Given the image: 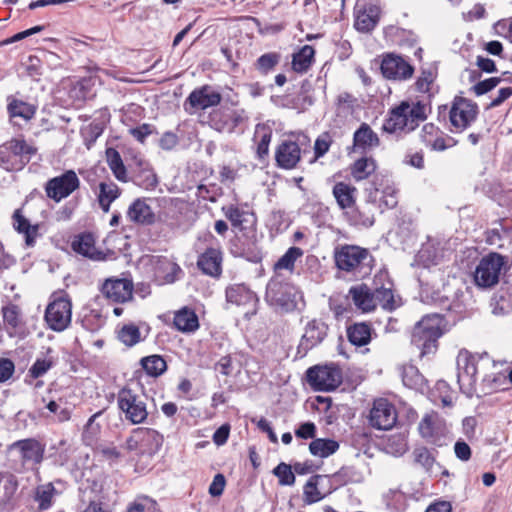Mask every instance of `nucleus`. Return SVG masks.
I'll return each instance as SVG.
<instances>
[{"instance_id":"19","label":"nucleus","mask_w":512,"mask_h":512,"mask_svg":"<svg viewBox=\"0 0 512 512\" xmlns=\"http://www.w3.org/2000/svg\"><path fill=\"white\" fill-rule=\"evenodd\" d=\"M328 326L321 320H312L305 326V332L298 346V354L304 356L310 349L319 345L327 336Z\"/></svg>"},{"instance_id":"56","label":"nucleus","mask_w":512,"mask_h":512,"mask_svg":"<svg viewBox=\"0 0 512 512\" xmlns=\"http://www.w3.org/2000/svg\"><path fill=\"white\" fill-rule=\"evenodd\" d=\"M269 226L276 231L285 230L288 227V221L283 211H272L269 216Z\"/></svg>"},{"instance_id":"48","label":"nucleus","mask_w":512,"mask_h":512,"mask_svg":"<svg viewBox=\"0 0 512 512\" xmlns=\"http://www.w3.org/2000/svg\"><path fill=\"white\" fill-rule=\"evenodd\" d=\"M55 487L52 483L40 485L35 491V500L39 503V510L44 511L51 507Z\"/></svg>"},{"instance_id":"24","label":"nucleus","mask_w":512,"mask_h":512,"mask_svg":"<svg viewBox=\"0 0 512 512\" xmlns=\"http://www.w3.org/2000/svg\"><path fill=\"white\" fill-rule=\"evenodd\" d=\"M183 274L181 267L172 259L158 257L155 263V278L160 285L172 284Z\"/></svg>"},{"instance_id":"42","label":"nucleus","mask_w":512,"mask_h":512,"mask_svg":"<svg viewBox=\"0 0 512 512\" xmlns=\"http://www.w3.org/2000/svg\"><path fill=\"white\" fill-rule=\"evenodd\" d=\"M403 384L411 389H417L423 384V376L414 365H403L399 368Z\"/></svg>"},{"instance_id":"34","label":"nucleus","mask_w":512,"mask_h":512,"mask_svg":"<svg viewBox=\"0 0 512 512\" xmlns=\"http://www.w3.org/2000/svg\"><path fill=\"white\" fill-rule=\"evenodd\" d=\"M1 311L5 329L9 335H13L22 325L21 308L14 303H8Z\"/></svg>"},{"instance_id":"3","label":"nucleus","mask_w":512,"mask_h":512,"mask_svg":"<svg viewBox=\"0 0 512 512\" xmlns=\"http://www.w3.org/2000/svg\"><path fill=\"white\" fill-rule=\"evenodd\" d=\"M266 301L281 311L291 312L304 306L302 292L292 283L285 280L281 273H276L266 286Z\"/></svg>"},{"instance_id":"46","label":"nucleus","mask_w":512,"mask_h":512,"mask_svg":"<svg viewBox=\"0 0 512 512\" xmlns=\"http://www.w3.org/2000/svg\"><path fill=\"white\" fill-rule=\"evenodd\" d=\"M222 212L225 217L231 222L232 227L235 229L242 222V218L244 222L252 221V212L245 211L239 209L235 205H227L222 207Z\"/></svg>"},{"instance_id":"31","label":"nucleus","mask_w":512,"mask_h":512,"mask_svg":"<svg viewBox=\"0 0 512 512\" xmlns=\"http://www.w3.org/2000/svg\"><path fill=\"white\" fill-rule=\"evenodd\" d=\"M98 188L97 201L102 211L108 213L111 204L120 197L121 189L111 180L100 182Z\"/></svg>"},{"instance_id":"14","label":"nucleus","mask_w":512,"mask_h":512,"mask_svg":"<svg viewBox=\"0 0 512 512\" xmlns=\"http://www.w3.org/2000/svg\"><path fill=\"white\" fill-rule=\"evenodd\" d=\"M422 438L426 441L441 445L442 439L449 433L446 421L435 412L424 415L418 425Z\"/></svg>"},{"instance_id":"39","label":"nucleus","mask_w":512,"mask_h":512,"mask_svg":"<svg viewBox=\"0 0 512 512\" xmlns=\"http://www.w3.org/2000/svg\"><path fill=\"white\" fill-rule=\"evenodd\" d=\"M372 329L369 324L355 323L347 328V337L351 344L362 347L371 340Z\"/></svg>"},{"instance_id":"4","label":"nucleus","mask_w":512,"mask_h":512,"mask_svg":"<svg viewBox=\"0 0 512 512\" xmlns=\"http://www.w3.org/2000/svg\"><path fill=\"white\" fill-rule=\"evenodd\" d=\"M443 319L438 314L426 315L413 328L411 343L420 350V356L434 353L442 335Z\"/></svg>"},{"instance_id":"12","label":"nucleus","mask_w":512,"mask_h":512,"mask_svg":"<svg viewBox=\"0 0 512 512\" xmlns=\"http://www.w3.org/2000/svg\"><path fill=\"white\" fill-rule=\"evenodd\" d=\"M478 106L471 100L456 97L450 109L449 118L456 131H463L476 120Z\"/></svg>"},{"instance_id":"28","label":"nucleus","mask_w":512,"mask_h":512,"mask_svg":"<svg viewBox=\"0 0 512 512\" xmlns=\"http://www.w3.org/2000/svg\"><path fill=\"white\" fill-rule=\"evenodd\" d=\"M380 10L375 5L357 7L355 11V28L360 32H369L379 21Z\"/></svg>"},{"instance_id":"11","label":"nucleus","mask_w":512,"mask_h":512,"mask_svg":"<svg viewBox=\"0 0 512 512\" xmlns=\"http://www.w3.org/2000/svg\"><path fill=\"white\" fill-rule=\"evenodd\" d=\"M307 381L316 391H331L342 382L341 371L331 366H314L307 370Z\"/></svg>"},{"instance_id":"44","label":"nucleus","mask_w":512,"mask_h":512,"mask_svg":"<svg viewBox=\"0 0 512 512\" xmlns=\"http://www.w3.org/2000/svg\"><path fill=\"white\" fill-rule=\"evenodd\" d=\"M141 365L145 372L153 377L160 376L167 369L166 362L160 355H150L142 358Z\"/></svg>"},{"instance_id":"49","label":"nucleus","mask_w":512,"mask_h":512,"mask_svg":"<svg viewBox=\"0 0 512 512\" xmlns=\"http://www.w3.org/2000/svg\"><path fill=\"white\" fill-rule=\"evenodd\" d=\"M388 507L397 511H402L407 506V497L399 489H389L383 496Z\"/></svg>"},{"instance_id":"58","label":"nucleus","mask_w":512,"mask_h":512,"mask_svg":"<svg viewBox=\"0 0 512 512\" xmlns=\"http://www.w3.org/2000/svg\"><path fill=\"white\" fill-rule=\"evenodd\" d=\"M52 367V361L49 359H37L29 369V374L33 378L43 376Z\"/></svg>"},{"instance_id":"64","label":"nucleus","mask_w":512,"mask_h":512,"mask_svg":"<svg viewBox=\"0 0 512 512\" xmlns=\"http://www.w3.org/2000/svg\"><path fill=\"white\" fill-rule=\"evenodd\" d=\"M454 452L456 457L461 461H468L471 458V448L462 440H458L455 443Z\"/></svg>"},{"instance_id":"20","label":"nucleus","mask_w":512,"mask_h":512,"mask_svg":"<svg viewBox=\"0 0 512 512\" xmlns=\"http://www.w3.org/2000/svg\"><path fill=\"white\" fill-rule=\"evenodd\" d=\"M226 299L229 303L246 308L245 316L254 315L258 298L254 292L242 284H236L226 289Z\"/></svg>"},{"instance_id":"7","label":"nucleus","mask_w":512,"mask_h":512,"mask_svg":"<svg viewBox=\"0 0 512 512\" xmlns=\"http://www.w3.org/2000/svg\"><path fill=\"white\" fill-rule=\"evenodd\" d=\"M34 153L24 140L12 139L0 145V166L7 171L21 170Z\"/></svg>"},{"instance_id":"60","label":"nucleus","mask_w":512,"mask_h":512,"mask_svg":"<svg viewBox=\"0 0 512 512\" xmlns=\"http://www.w3.org/2000/svg\"><path fill=\"white\" fill-rule=\"evenodd\" d=\"M15 371V365L12 360L8 358L0 359V383L9 380Z\"/></svg>"},{"instance_id":"10","label":"nucleus","mask_w":512,"mask_h":512,"mask_svg":"<svg viewBox=\"0 0 512 512\" xmlns=\"http://www.w3.org/2000/svg\"><path fill=\"white\" fill-rule=\"evenodd\" d=\"M80 188V179L74 170H66L45 183L46 196L59 203Z\"/></svg>"},{"instance_id":"54","label":"nucleus","mask_w":512,"mask_h":512,"mask_svg":"<svg viewBox=\"0 0 512 512\" xmlns=\"http://www.w3.org/2000/svg\"><path fill=\"white\" fill-rule=\"evenodd\" d=\"M414 460L416 463L420 464L426 470L432 468L435 458L426 447L416 448L413 452Z\"/></svg>"},{"instance_id":"8","label":"nucleus","mask_w":512,"mask_h":512,"mask_svg":"<svg viewBox=\"0 0 512 512\" xmlns=\"http://www.w3.org/2000/svg\"><path fill=\"white\" fill-rule=\"evenodd\" d=\"M505 264V257L498 253H489L484 256L474 271L475 284L480 288L495 286L499 282Z\"/></svg>"},{"instance_id":"27","label":"nucleus","mask_w":512,"mask_h":512,"mask_svg":"<svg viewBox=\"0 0 512 512\" xmlns=\"http://www.w3.org/2000/svg\"><path fill=\"white\" fill-rule=\"evenodd\" d=\"M372 205L366 203L364 205H356L354 204L353 208H350L344 216L347 221L357 227H371L374 224V212L372 210Z\"/></svg>"},{"instance_id":"5","label":"nucleus","mask_w":512,"mask_h":512,"mask_svg":"<svg viewBox=\"0 0 512 512\" xmlns=\"http://www.w3.org/2000/svg\"><path fill=\"white\" fill-rule=\"evenodd\" d=\"M235 229L242 234L244 241H242L241 237H238L235 241L231 242L230 253L234 257L244 258L253 263L260 262L262 254L256 246L257 230L254 213H252L251 222H244L242 219L241 224Z\"/></svg>"},{"instance_id":"52","label":"nucleus","mask_w":512,"mask_h":512,"mask_svg":"<svg viewBox=\"0 0 512 512\" xmlns=\"http://www.w3.org/2000/svg\"><path fill=\"white\" fill-rule=\"evenodd\" d=\"M281 55L276 52H269L261 55L256 62L257 69L264 74L270 72L280 62Z\"/></svg>"},{"instance_id":"36","label":"nucleus","mask_w":512,"mask_h":512,"mask_svg":"<svg viewBox=\"0 0 512 512\" xmlns=\"http://www.w3.org/2000/svg\"><path fill=\"white\" fill-rule=\"evenodd\" d=\"M46 409L53 414V420L58 423L69 421L73 412L72 406L64 397L50 400L46 404Z\"/></svg>"},{"instance_id":"29","label":"nucleus","mask_w":512,"mask_h":512,"mask_svg":"<svg viewBox=\"0 0 512 512\" xmlns=\"http://www.w3.org/2000/svg\"><path fill=\"white\" fill-rule=\"evenodd\" d=\"M72 249L76 253L92 260H102L104 258L102 252L97 251L95 239L91 233L78 235L72 242Z\"/></svg>"},{"instance_id":"17","label":"nucleus","mask_w":512,"mask_h":512,"mask_svg":"<svg viewBox=\"0 0 512 512\" xmlns=\"http://www.w3.org/2000/svg\"><path fill=\"white\" fill-rule=\"evenodd\" d=\"M9 450H17L20 454L23 465L30 464L37 466L44 459L45 444H42L35 438H27L13 442L8 447Z\"/></svg>"},{"instance_id":"33","label":"nucleus","mask_w":512,"mask_h":512,"mask_svg":"<svg viewBox=\"0 0 512 512\" xmlns=\"http://www.w3.org/2000/svg\"><path fill=\"white\" fill-rule=\"evenodd\" d=\"M349 294L354 304L364 312H369L376 307L374 292L372 293L366 285L350 288Z\"/></svg>"},{"instance_id":"57","label":"nucleus","mask_w":512,"mask_h":512,"mask_svg":"<svg viewBox=\"0 0 512 512\" xmlns=\"http://www.w3.org/2000/svg\"><path fill=\"white\" fill-rule=\"evenodd\" d=\"M317 427L313 422H305L295 429V436L300 439H315Z\"/></svg>"},{"instance_id":"30","label":"nucleus","mask_w":512,"mask_h":512,"mask_svg":"<svg viewBox=\"0 0 512 512\" xmlns=\"http://www.w3.org/2000/svg\"><path fill=\"white\" fill-rule=\"evenodd\" d=\"M339 208L346 213L356 203L357 189L345 182H337L332 190Z\"/></svg>"},{"instance_id":"18","label":"nucleus","mask_w":512,"mask_h":512,"mask_svg":"<svg viewBox=\"0 0 512 512\" xmlns=\"http://www.w3.org/2000/svg\"><path fill=\"white\" fill-rule=\"evenodd\" d=\"M477 361L476 355L471 354L467 350H461L457 356V379L461 390L464 388L471 389L477 378Z\"/></svg>"},{"instance_id":"32","label":"nucleus","mask_w":512,"mask_h":512,"mask_svg":"<svg viewBox=\"0 0 512 512\" xmlns=\"http://www.w3.org/2000/svg\"><path fill=\"white\" fill-rule=\"evenodd\" d=\"M173 323L177 330L185 333L194 332L199 328L198 316L188 307H183L175 313Z\"/></svg>"},{"instance_id":"22","label":"nucleus","mask_w":512,"mask_h":512,"mask_svg":"<svg viewBox=\"0 0 512 512\" xmlns=\"http://www.w3.org/2000/svg\"><path fill=\"white\" fill-rule=\"evenodd\" d=\"M275 159L279 167L292 169L301 159V149L295 141L284 140L276 149Z\"/></svg>"},{"instance_id":"1","label":"nucleus","mask_w":512,"mask_h":512,"mask_svg":"<svg viewBox=\"0 0 512 512\" xmlns=\"http://www.w3.org/2000/svg\"><path fill=\"white\" fill-rule=\"evenodd\" d=\"M430 108L421 101H402L391 108L382 129L389 134H408L427 119Z\"/></svg>"},{"instance_id":"23","label":"nucleus","mask_w":512,"mask_h":512,"mask_svg":"<svg viewBox=\"0 0 512 512\" xmlns=\"http://www.w3.org/2000/svg\"><path fill=\"white\" fill-rule=\"evenodd\" d=\"M222 251L220 248H207L199 255L197 260L198 268L206 275L219 277L222 273Z\"/></svg>"},{"instance_id":"26","label":"nucleus","mask_w":512,"mask_h":512,"mask_svg":"<svg viewBox=\"0 0 512 512\" xmlns=\"http://www.w3.org/2000/svg\"><path fill=\"white\" fill-rule=\"evenodd\" d=\"M220 101L221 95L207 85L192 91L187 98V102L192 108L201 110L217 106Z\"/></svg>"},{"instance_id":"6","label":"nucleus","mask_w":512,"mask_h":512,"mask_svg":"<svg viewBox=\"0 0 512 512\" xmlns=\"http://www.w3.org/2000/svg\"><path fill=\"white\" fill-rule=\"evenodd\" d=\"M147 396L131 388H122L117 395V403L125 419L132 424L144 423L148 417Z\"/></svg>"},{"instance_id":"15","label":"nucleus","mask_w":512,"mask_h":512,"mask_svg":"<svg viewBox=\"0 0 512 512\" xmlns=\"http://www.w3.org/2000/svg\"><path fill=\"white\" fill-rule=\"evenodd\" d=\"M380 70L385 78L395 81H406L414 73V67L402 56L394 53L383 56Z\"/></svg>"},{"instance_id":"55","label":"nucleus","mask_w":512,"mask_h":512,"mask_svg":"<svg viewBox=\"0 0 512 512\" xmlns=\"http://www.w3.org/2000/svg\"><path fill=\"white\" fill-rule=\"evenodd\" d=\"M380 206H384L385 208L391 209L394 208L397 203V191L395 188L391 186H387L381 191V196L379 198Z\"/></svg>"},{"instance_id":"45","label":"nucleus","mask_w":512,"mask_h":512,"mask_svg":"<svg viewBox=\"0 0 512 512\" xmlns=\"http://www.w3.org/2000/svg\"><path fill=\"white\" fill-rule=\"evenodd\" d=\"M8 111L11 117H20L28 121L35 115L36 109L31 104L14 99L8 104Z\"/></svg>"},{"instance_id":"62","label":"nucleus","mask_w":512,"mask_h":512,"mask_svg":"<svg viewBox=\"0 0 512 512\" xmlns=\"http://www.w3.org/2000/svg\"><path fill=\"white\" fill-rule=\"evenodd\" d=\"M261 130L263 131V133L261 134L260 141L257 145V154L259 158H263L268 154L269 144L272 138L271 131H268L265 128H262Z\"/></svg>"},{"instance_id":"40","label":"nucleus","mask_w":512,"mask_h":512,"mask_svg":"<svg viewBox=\"0 0 512 512\" xmlns=\"http://www.w3.org/2000/svg\"><path fill=\"white\" fill-rule=\"evenodd\" d=\"M339 449V443L333 439L315 438L309 444L310 453L319 458H327Z\"/></svg>"},{"instance_id":"47","label":"nucleus","mask_w":512,"mask_h":512,"mask_svg":"<svg viewBox=\"0 0 512 512\" xmlns=\"http://www.w3.org/2000/svg\"><path fill=\"white\" fill-rule=\"evenodd\" d=\"M321 475H314L308 479L303 488V500L306 504H313L323 499L318 489V481Z\"/></svg>"},{"instance_id":"9","label":"nucleus","mask_w":512,"mask_h":512,"mask_svg":"<svg viewBox=\"0 0 512 512\" xmlns=\"http://www.w3.org/2000/svg\"><path fill=\"white\" fill-rule=\"evenodd\" d=\"M47 326L56 332H62L71 323L72 303L68 297L59 296L51 301L45 310Z\"/></svg>"},{"instance_id":"13","label":"nucleus","mask_w":512,"mask_h":512,"mask_svg":"<svg viewBox=\"0 0 512 512\" xmlns=\"http://www.w3.org/2000/svg\"><path fill=\"white\" fill-rule=\"evenodd\" d=\"M134 284L131 279L110 277L102 283L100 291L110 302L124 304L133 299Z\"/></svg>"},{"instance_id":"37","label":"nucleus","mask_w":512,"mask_h":512,"mask_svg":"<svg viewBox=\"0 0 512 512\" xmlns=\"http://www.w3.org/2000/svg\"><path fill=\"white\" fill-rule=\"evenodd\" d=\"M315 50L310 45H304L298 52L293 54L292 69L297 73L307 72L314 62Z\"/></svg>"},{"instance_id":"51","label":"nucleus","mask_w":512,"mask_h":512,"mask_svg":"<svg viewBox=\"0 0 512 512\" xmlns=\"http://www.w3.org/2000/svg\"><path fill=\"white\" fill-rule=\"evenodd\" d=\"M375 304L381 305L385 310L391 311L396 305L394 301V294L390 287H380L374 290Z\"/></svg>"},{"instance_id":"43","label":"nucleus","mask_w":512,"mask_h":512,"mask_svg":"<svg viewBox=\"0 0 512 512\" xmlns=\"http://www.w3.org/2000/svg\"><path fill=\"white\" fill-rule=\"evenodd\" d=\"M303 255V250L299 247H290L283 256H281L274 265L275 274L280 273L282 269L292 272L295 262Z\"/></svg>"},{"instance_id":"16","label":"nucleus","mask_w":512,"mask_h":512,"mask_svg":"<svg viewBox=\"0 0 512 512\" xmlns=\"http://www.w3.org/2000/svg\"><path fill=\"white\" fill-rule=\"evenodd\" d=\"M369 421L378 430H389L397 421L396 410L387 399H377L370 411Z\"/></svg>"},{"instance_id":"53","label":"nucleus","mask_w":512,"mask_h":512,"mask_svg":"<svg viewBox=\"0 0 512 512\" xmlns=\"http://www.w3.org/2000/svg\"><path fill=\"white\" fill-rule=\"evenodd\" d=\"M273 474L278 477L280 485L292 486L295 483V475L292 472L291 466L284 462H281L274 468Z\"/></svg>"},{"instance_id":"50","label":"nucleus","mask_w":512,"mask_h":512,"mask_svg":"<svg viewBox=\"0 0 512 512\" xmlns=\"http://www.w3.org/2000/svg\"><path fill=\"white\" fill-rule=\"evenodd\" d=\"M118 338L126 346H134L141 340L140 330L134 324L124 325L118 333Z\"/></svg>"},{"instance_id":"59","label":"nucleus","mask_w":512,"mask_h":512,"mask_svg":"<svg viewBox=\"0 0 512 512\" xmlns=\"http://www.w3.org/2000/svg\"><path fill=\"white\" fill-rule=\"evenodd\" d=\"M500 82L501 78L491 77L475 84L473 90L477 95H483L494 89Z\"/></svg>"},{"instance_id":"21","label":"nucleus","mask_w":512,"mask_h":512,"mask_svg":"<svg viewBox=\"0 0 512 512\" xmlns=\"http://www.w3.org/2000/svg\"><path fill=\"white\" fill-rule=\"evenodd\" d=\"M147 198H137L128 207L126 218L137 225L150 226L156 221L155 213L153 212Z\"/></svg>"},{"instance_id":"41","label":"nucleus","mask_w":512,"mask_h":512,"mask_svg":"<svg viewBox=\"0 0 512 512\" xmlns=\"http://www.w3.org/2000/svg\"><path fill=\"white\" fill-rule=\"evenodd\" d=\"M376 170V162L371 157H363L354 162L351 175L356 181L367 179Z\"/></svg>"},{"instance_id":"38","label":"nucleus","mask_w":512,"mask_h":512,"mask_svg":"<svg viewBox=\"0 0 512 512\" xmlns=\"http://www.w3.org/2000/svg\"><path fill=\"white\" fill-rule=\"evenodd\" d=\"M105 154L106 162L115 178L120 182L126 183L128 181L127 169L120 153L115 148L109 147L106 149Z\"/></svg>"},{"instance_id":"2","label":"nucleus","mask_w":512,"mask_h":512,"mask_svg":"<svg viewBox=\"0 0 512 512\" xmlns=\"http://www.w3.org/2000/svg\"><path fill=\"white\" fill-rule=\"evenodd\" d=\"M337 269L355 279H362L372 271L373 257L369 250L357 245L344 244L334 250Z\"/></svg>"},{"instance_id":"25","label":"nucleus","mask_w":512,"mask_h":512,"mask_svg":"<svg viewBox=\"0 0 512 512\" xmlns=\"http://www.w3.org/2000/svg\"><path fill=\"white\" fill-rule=\"evenodd\" d=\"M380 145L377 133L367 124L362 123L353 135V151L366 153Z\"/></svg>"},{"instance_id":"63","label":"nucleus","mask_w":512,"mask_h":512,"mask_svg":"<svg viewBox=\"0 0 512 512\" xmlns=\"http://www.w3.org/2000/svg\"><path fill=\"white\" fill-rule=\"evenodd\" d=\"M153 126L150 124H142L138 127L130 130L131 135L141 143H144L145 139L153 133Z\"/></svg>"},{"instance_id":"35","label":"nucleus","mask_w":512,"mask_h":512,"mask_svg":"<svg viewBox=\"0 0 512 512\" xmlns=\"http://www.w3.org/2000/svg\"><path fill=\"white\" fill-rule=\"evenodd\" d=\"M14 227L19 232L24 234L25 243L28 247H32L35 244V239L38 237L39 225H31L29 221L21 215L19 210H16L14 215Z\"/></svg>"},{"instance_id":"61","label":"nucleus","mask_w":512,"mask_h":512,"mask_svg":"<svg viewBox=\"0 0 512 512\" xmlns=\"http://www.w3.org/2000/svg\"><path fill=\"white\" fill-rule=\"evenodd\" d=\"M226 485V480L223 474L218 473L214 476L212 483L209 486V494L213 497H218L223 494Z\"/></svg>"}]
</instances>
